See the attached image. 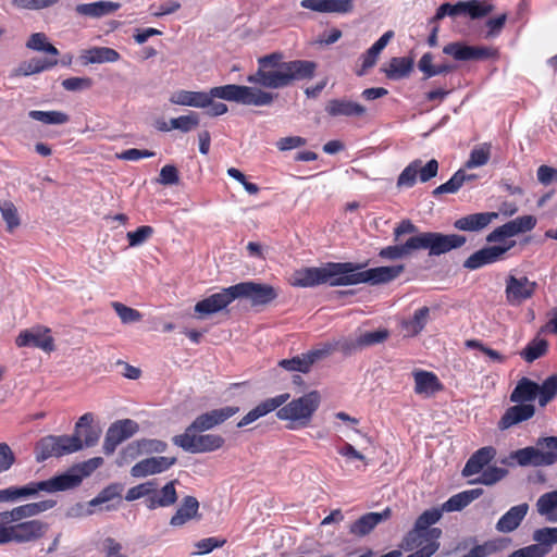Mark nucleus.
I'll use <instances>...</instances> for the list:
<instances>
[{
  "mask_svg": "<svg viewBox=\"0 0 557 557\" xmlns=\"http://www.w3.org/2000/svg\"><path fill=\"white\" fill-rule=\"evenodd\" d=\"M418 67L424 73L426 78L449 73L454 70V66L449 64L433 65V55L431 53H424L421 57Z\"/></svg>",
  "mask_w": 557,
  "mask_h": 557,
  "instance_id": "obj_51",
  "label": "nucleus"
},
{
  "mask_svg": "<svg viewBox=\"0 0 557 557\" xmlns=\"http://www.w3.org/2000/svg\"><path fill=\"white\" fill-rule=\"evenodd\" d=\"M95 417L91 412L84 413L75 424V433L83 441L84 446H95L101 435V429L94 424Z\"/></svg>",
  "mask_w": 557,
  "mask_h": 557,
  "instance_id": "obj_29",
  "label": "nucleus"
},
{
  "mask_svg": "<svg viewBox=\"0 0 557 557\" xmlns=\"http://www.w3.org/2000/svg\"><path fill=\"white\" fill-rule=\"evenodd\" d=\"M508 224L513 236H516L533 230L536 225V219L533 215H522L509 221Z\"/></svg>",
  "mask_w": 557,
  "mask_h": 557,
  "instance_id": "obj_63",
  "label": "nucleus"
},
{
  "mask_svg": "<svg viewBox=\"0 0 557 557\" xmlns=\"http://www.w3.org/2000/svg\"><path fill=\"white\" fill-rule=\"evenodd\" d=\"M539 384L528 377H522L518 381L516 387L510 394V401L527 405L528 401H533L537 398Z\"/></svg>",
  "mask_w": 557,
  "mask_h": 557,
  "instance_id": "obj_39",
  "label": "nucleus"
},
{
  "mask_svg": "<svg viewBox=\"0 0 557 557\" xmlns=\"http://www.w3.org/2000/svg\"><path fill=\"white\" fill-rule=\"evenodd\" d=\"M50 457H61L55 435L46 436L37 444V460L44 461Z\"/></svg>",
  "mask_w": 557,
  "mask_h": 557,
  "instance_id": "obj_52",
  "label": "nucleus"
},
{
  "mask_svg": "<svg viewBox=\"0 0 557 557\" xmlns=\"http://www.w3.org/2000/svg\"><path fill=\"white\" fill-rule=\"evenodd\" d=\"M394 37L393 30L384 33L361 57V69L357 71L358 76L373 67L382 50L388 45L389 40Z\"/></svg>",
  "mask_w": 557,
  "mask_h": 557,
  "instance_id": "obj_33",
  "label": "nucleus"
},
{
  "mask_svg": "<svg viewBox=\"0 0 557 557\" xmlns=\"http://www.w3.org/2000/svg\"><path fill=\"white\" fill-rule=\"evenodd\" d=\"M123 491L121 484H111L103 488L95 498L89 502L90 506H98L107 502L112 500L115 497H120Z\"/></svg>",
  "mask_w": 557,
  "mask_h": 557,
  "instance_id": "obj_64",
  "label": "nucleus"
},
{
  "mask_svg": "<svg viewBox=\"0 0 557 557\" xmlns=\"http://www.w3.org/2000/svg\"><path fill=\"white\" fill-rule=\"evenodd\" d=\"M57 505L53 499H45L35 503H27L24 505L15 506L11 509H7L4 518L11 520H30L29 518L39 516L40 513L52 509Z\"/></svg>",
  "mask_w": 557,
  "mask_h": 557,
  "instance_id": "obj_25",
  "label": "nucleus"
},
{
  "mask_svg": "<svg viewBox=\"0 0 557 557\" xmlns=\"http://www.w3.org/2000/svg\"><path fill=\"white\" fill-rule=\"evenodd\" d=\"M496 449L492 446H485L478 449L466 462L462 475L470 476L483 471L484 467L494 459Z\"/></svg>",
  "mask_w": 557,
  "mask_h": 557,
  "instance_id": "obj_37",
  "label": "nucleus"
},
{
  "mask_svg": "<svg viewBox=\"0 0 557 557\" xmlns=\"http://www.w3.org/2000/svg\"><path fill=\"white\" fill-rule=\"evenodd\" d=\"M234 299L232 286L221 289L219 293L212 294L195 305V312L198 318L202 319L207 315L220 312L226 308Z\"/></svg>",
  "mask_w": 557,
  "mask_h": 557,
  "instance_id": "obj_20",
  "label": "nucleus"
},
{
  "mask_svg": "<svg viewBox=\"0 0 557 557\" xmlns=\"http://www.w3.org/2000/svg\"><path fill=\"white\" fill-rule=\"evenodd\" d=\"M498 214L496 212H479L468 214L454 222V227L465 232H479L485 228Z\"/></svg>",
  "mask_w": 557,
  "mask_h": 557,
  "instance_id": "obj_30",
  "label": "nucleus"
},
{
  "mask_svg": "<svg viewBox=\"0 0 557 557\" xmlns=\"http://www.w3.org/2000/svg\"><path fill=\"white\" fill-rule=\"evenodd\" d=\"M289 399V394L284 393L280 394L275 397L268 398L260 404H258L253 409H251L246 416L242 418V420L237 423L238 428L246 426L253 421L258 420L261 417L274 411L280 408Z\"/></svg>",
  "mask_w": 557,
  "mask_h": 557,
  "instance_id": "obj_26",
  "label": "nucleus"
},
{
  "mask_svg": "<svg viewBox=\"0 0 557 557\" xmlns=\"http://www.w3.org/2000/svg\"><path fill=\"white\" fill-rule=\"evenodd\" d=\"M494 7L487 1L469 0L459 1L456 4L443 3L436 11L433 21L442 20L445 16L469 15L472 20L488 15Z\"/></svg>",
  "mask_w": 557,
  "mask_h": 557,
  "instance_id": "obj_10",
  "label": "nucleus"
},
{
  "mask_svg": "<svg viewBox=\"0 0 557 557\" xmlns=\"http://www.w3.org/2000/svg\"><path fill=\"white\" fill-rule=\"evenodd\" d=\"M512 247V245L490 246L482 248L472 253L463 263V267L469 270H476L486 264L494 263L502 259V257Z\"/></svg>",
  "mask_w": 557,
  "mask_h": 557,
  "instance_id": "obj_24",
  "label": "nucleus"
},
{
  "mask_svg": "<svg viewBox=\"0 0 557 557\" xmlns=\"http://www.w3.org/2000/svg\"><path fill=\"white\" fill-rule=\"evenodd\" d=\"M199 508L198 500L193 496H186L176 512L171 518V525L180 527L193 519Z\"/></svg>",
  "mask_w": 557,
  "mask_h": 557,
  "instance_id": "obj_42",
  "label": "nucleus"
},
{
  "mask_svg": "<svg viewBox=\"0 0 557 557\" xmlns=\"http://www.w3.org/2000/svg\"><path fill=\"white\" fill-rule=\"evenodd\" d=\"M325 111L331 116H362L367 109L348 99H332L327 102Z\"/></svg>",
  "mask_w": 557,
  "mask_h": 557,
  "instance_id": "obj_35",
  "label": "nucleus"
},
{
  "mask_svg": "<svg viewBox=\"0 0 557 557\" xmlns=\"http://www.w3.org/2000/svg\"><path fill=\"white\" fill-rule=\"evenodd\" d=\"M465 345L467 348H470V349H479L481 352L486 355L493 362L504 363L506 361L505 356H503L497 350H494V349L485 346L479 339H468V341H466Z\"/></svg>",
  "mask_w": 557,
  "mask_h": 557,
  "instance_id": "obj_62",
  "label": "nucleus"
},
{
  "mask_svg": "<svg viewBox=\"0 0 557 557\" xmlns=\"http://www.w3.org/2000/svg\"><path fill=\"white\" fill-rule=\"evenodd\" d=\"M26 47L30 50L46 52L54 57L59 54V50L48 42V38L44 33L33 34L27 40Z\"/></svg>",
  "mask_w": 557,
  "mask_h": 557,
  "instance_id": "obj_54",
  "label": "nucleus"
},
{
  "mask_svg": "<svg viewBox=\"0 0 557 557\" xmlns=\"http://www.w3.org/2000/svg\"><path fill=\"white\" fill-rule=\"evenodd\" d=\"M430 319V309L421 307L417 309L411 319L403 322V331L406 336L413 337L423 331Z\"/></svg>",
  "mask_w": 557,
  "mask_h": 557,
  "instance_id": "obj_41",
  "label": "nucleus"
},
{
  "mask_svg": "<svg viewBox=\"0 0 557 557\" xmlns=\"http://www.w3.org/2000/svg\"><path fill=\"white\" fill-rule=\"evenodd\" d=\"M58 482L54 476L45 481H32L25 485H12V492L14 497V504L35 498L39 495L40 492L46 493H54L60 492L58 487Z\"/></svg>",
  "mask_w": 557,
  "mask_h": 557,
  "instance_id": "obj_22",
  "label": "nucleus"
},
{
  "mask_svg": "<svg viewBox=\"0 0 557 557\" xmlns=\"http://www.w3.org/2000/svg\"><path fill=\"white\" fill-rule=\"evenodd\" d=\"M483 491L481 488L460 492L456 495H453L448 500H446L442 505L441 510H443V512L459 511L467 507L471 502L480 497Z\"/></svg>",
  "mask_w": 557,
  "mask_h": 557,
  "instance_id": "obj_40",
  "label": "nucleus"
},
{
  "mask_svg": "<svg viewBox=\"0 0 557 557\" xmlns=\"http://www.w3.org/2000/svg\"><path fill=\"white\" fill-rule=\"evenodd\" d=\"M0 511V546L7 544H29L40 541L47 534L49 524L39 519L11 520Z\"/></svg>",
  "mask_w": 557,
  "mask_h": 557,
  "instance_id": "obj_4",
  "label": "nucleus"
},
{
  "mask_svg": "<svg viewBox=\"0 0 557 557\" xmlns=\"http://www.w3.org/2000/svg\"><path fill=\"white\" fill-rule=\"evenodd\" d=\"M536 286L537 284L530 281L527 276L516 277L515 275H509L506 278L505 288L507 302L513 307L520 306L534 295Z\"/></svg>",
  "mask_w": 557,
  "mask_h": 557,
  "instance_id": "obj_18",
  "label": "nucleus"
},
{
  "mask_svg": "<svg viewBox=\"0 0 557 557\" xmlns=\"http://www.w3.org/2000/svg\"><path fill=\"white\" fill-rule=\"evenodd\" d=\"M120 59L116 50L109 47H92L81 52L79 60L83 65L112 63Z\"/></svg>",
  "mask_w": 557,
  "mask_h": 557,
  "instance_id": "obj_36",
  "label": "nucleus"
},
{
  "mask_svg": "<svg viewBox=\"0 0 557 557\" xmlns=\"http://www.w3.org/2000/svg\"><path fill=\"white\" fill-rule=\"evenodd\" d=\"M537 512L545 516L549 521H557V518L553 516L555 509H557V491H552L540 496L536 502Z\"/></svg>",
  "mask_w": 557,
  "mask_h": 557,
  "instance_id": "obj_53",
  "label": "nucleus"
},
{
  "mask_svg": "<svg viewBox=\"0 0 557 557\" xmlns=\"http://www.w3.org/2000/svg\"><path fill=\"white\" fill-rule=\"evenodd\" d=\"M413 251H416V245L411 236L404 244L382 248L379 256L384 260H398L410 256Z\"/></svg>",
  "mask_w": 557,
  "mask_h": 557,
  "instance_id": "obj_47",
  "label": "nucleus"
},
{
  "mask_svg": "<svg viewBox=\"0 0 557 557\" xmlns=\"http://www.w3.org/2000/svg\"><path fill=\"white\" fill-rule=\"evenodd\" d=\"M175 462V457L158 456L144 458L141 459V476L164 472Z\"/></svg>",
  "mask_w": 557,
  "mask_h": 557,
  "instance_id": "obj_43",
  "label": "nucleus"
},
{
  "mask_svg": "<svg viewBox=\"0 0 557 557\" xmlns=\"http://www.w3.org/2000/svg\"><path fill=\"white\" fill-rule=\"evenodd\" d=\"M320 394L317 391L307 393L281 407L276 416L280 420L290 422L289 429L306 426L320 405Z\"/></svg>",
  "mask_w": 557,
  "mask_h": 557,
  "instance_id": "obj_7",
  "label": "nucleus"
},
{
  "mask_svg": "<svg viewBox=\"0 0 557 557\" xmlns=\"http://www.w3.org/2000/svg\"><path fill=\"white\" fill-rule=\"evenodd\" d=\"M391 516V509L386 508L382 512H369L356 520L349 528V532L356 536L369 534L380 522Z\"/></svg>",
  "mask_w": 557,
  "mask_h": 557,
  "instance_id": "obj_31",
  "label": "nucleus"
},
{
  "mask_svg": "<svg viewBox=\"0 0 557 557\" xmlns=\"http://www.w3.org/2000/svg\"><path fill=\"white\" fill-rule=\"evenodd\" d=\"M416 250L425 249L430 256H440L465 245L466 237L458 234L424 232L413 236Z\"/></svg>",
  "mask_w": 557,
  "mask_h": 557,
  "instance_id": "obj_9",
  "label": "nucleus"
},
{
  "mask_svg": "<svg viewBox=\"0 0 557 557\" xmlns=\"http://www.w3.org/2000/svg\"><path fill=\"white\" fill-rule=\"evenodd\" d=\"M528 510L529 505L527 503L511 507L499 518L496 523V530L502 533L515 531L527 516Z\"/></svg>",
  "mask_w": 557,
  "mask_h": 557,
  "instance_id": "obj_32",
  "label": "nucleus"
},
{
  "mask_svg": "<svg viewBox=\"0 0 557 557\" xmlns=\"http://www.w3.org/2000/svg\"><path fill=\"white\" fill-rule=\"evenodd\" d=\"M60 455H69L81 450L84 447L83 441L74 432L72 435H58Z\"/></svg>",
  "mask_w": 557,
  "mask_h": 557,
  "instance_id": "obj_59",
  "label": "nucleus"
},
{
  "mask_svg": "<svg viewBox=\"0 0 557 557\" xmlns=\"http://www.w3.org/2000/svg\"><path fill=\"white\" fill-rule=\"evenodd\" d=\"M331 350L332 348L330 346H325L324 348L320 349H313L307 354L296 356L292 359H283L278 362V366L287 371H299L307 373L315 361L326 357Z\"/></svg>",
  "mask_w": 557,
  "mask_h": 557,
  "instance_id": "obj_23",
  "label": "nucleus"
},
{
  "mask_svg": "<svg viewBox=\"0 0 557 557\" xmlns=\"http://www.w3.org/2000/svg\"><path fill=\"white\" fill-rule=\"evenodd\" d=\"M547 342L545 339H533L521 351V357L527 362H533L547 351Z\"/></svg>",
  "mask_w": 557,
  "mask_h": 557,
  "instance_id": "obj_58",
  "label": "nucleus"
},
{
  "mask_svg": "<svg viewBox=\"0 0 557 557\" xmlns=\"http://www.w3.org/2000/svg\"><path fill=\"white\" fill-rule=\"evenodd\" d=\"M509 459L521 467L552 466L557 462V436L540 437L535 446L515 450L509 455Z\"/></svg>",
  "mask_w": 557,
  "mask_h": 557,
  "instance_id": "obj_5",
  "label": "nucleus"
},
{
  "mask_svg": "<svg viewBox=\"0 0 557 557\" xmlns=\"http://www.w3.org/2000/svg\"><path fill=\"white\" fill-rule=\"evenodd\" d=\"M28 116L47 125H62L70 121L69 115L62 111L32 110L28 112Z\"/></svg>",
  "mask_w": 557,
  "mask_h": 557,
  "instance_id": "obj_49",
  "label": "nucleus"
},
{
  "mask_svg": "<svg viewBox=\"0 0 557 557\" xmlns=\"http://www.w3.org/2000/svg\"><path fill=\"white\" fill-rule=\"evenodd\" d=\"M442 516L443 510L441 508H431L423 511L416 520L413 529L405 536L403 547L410 550L423 543H433V541L440 543L442 530L430 527L438 522Z\"/></svg>",
  "mask_w": 557,
  "mask_h": 557,
  "instance_id": "obj_6",
  "label": "nucleus"
},
{
  "mask_svg": "<svg viewBox=\"0 0 557 557\" xmlns=\"http://www.w3.org/2000/svg\"><path fill=\"white\" fill-rule=\"evenodd\" d=\"M413 377L414 392L418 395L432 396L443 389L442 383L433 372L416 371Z\"/></svg>",
  "mask_w": 557,
  "mask_h": 557,
  "instance_id": "obj_38",
  "label": "nucleus"
},
{
  "mask_svg": "<svg viewBox=\"0 0 557 557\" xmlns=\"http://www.w3.org/2000/svg\"><path fill=\"white\" fill-rule=\"evenodd\" d=\"M177 500L175 482L166 483L162 488H156L151 481L141 483V505L148 509L169 507Z\"/></svg>",
  "mask_w": 557,
  "mask_h": 557,
  "instance_id": "obj_12",
  "label": "nucleus"
},
{
  "mask_svg": "<svg viewBox=\"0 0 557 557\" xmlns=\"http://www.w3.org/2000/svg\"><path fill=\"white\" fill-rule=\"evenodd\" d=\"M359 345L361 348H368L377 344L384 343L389 337V332L386 329L359 332Z\"/></svg>",
  "mask_w": 557,
  "mask_h": 557,
  "instance_id": "obj_57",
  "label": "nucleus"
},
{
  "mask_svg": "<svg viewBox=\"0 0 557 557\" xmlns=\"http://www.w3.org/2000/svg\"><path fill=\"white\" fill-rule=\"evenodd\" d=\"M481 472V475L473 482L483 485H493L504 479L508 473L505 468H499L496 466L487 467Z\"/></svg>",
  "mask_w": 557,
  "mask_h": 557,
  "instance_id": "obj_60",
  "label": "nucleus"
},
{
  "mask_svg": "<svg viewBox=\"0 0 557 557\" xmlns=\"http://www.w3.org/2000/svg\"><path fill=\"white\" fill-rule=\"evenodd\" d=\"M0 212L7 225V231L13 233L21 225L17 208L12 201H0Z\"/></svg>",
  "mask_w": 557,
  "mask_h": 557,
  "instance_id": "obj_50",
  "label": "nucleus"
},
{
  "mask_svg": "<svg viewBox=\"0 0 557 557\" xmlns=\"http://www.w3.org/2000/svg\"><path fill=\"white\" fill-rule=\"evenodd\" d=\"M532 539L535 544L519 548L509 554L508 557H545L552 550V546L557 544V528L536 529Z\"/></svg>",
  "mask_w": 557,
  "mask_h": 557,
  "instance_id": "obj_11",
  "label": "nucleus"
},
{
  "mask_svg": "<svg viewBox=\"0 0 557 557\" xmlns=\"http://www.w3.org/2000/svg\"><path fill=\"white\" fill-rule=\"evenodd\" d=\"M258 70L247 77V82L267 89H282L295 82L314 77L317 63L310 60L285 61L281 51L258 58Z\"/></svg>",
  "mask_w": 557,
  "mask_h": 557,
  "instance_id": "obj_1",
  "label": "nucleus"
},
{
  "mask_svg": "<svg viewBox=\"0 0 557 557\" xmlns=\"http://www.w3.org/2000/svg\"><path fill=\"white\" fill-rule=\"evenodd\" d=\"M413 69V60L411 58H392L388 66L384 70L385 75L389 79H401L407 77Z\"/></svg>",
  "mask_w": 557,
  "mask_h": 557,
  "instance_id": "obj_45",
  "label": "nucleus"
},
{
  "mask_svg": "<svg viewBox=\"0 0 557 557\" xmlns=\"http://www.w3.org/2000/svg\"><path fill=\"white\" fill-rule=\"evenodd\" d=\"M172 441L174 445L190 454L215 451L225 443V440L219 434H203L199 431H189V428H186L183 434L175 435Z\"/></svg>",
  "mask_w": 557,
  "mask_h": 557,
  "instance_id": "obj_8",
  "label": "nucleus"
},
{
  "mask_svg": "<svg viewBox=\"0 0 557 557\" xmlns=\"http://www.w3.org/2000/svg\"><path fill=\"white\" fill-rule=\"evenodd\" d=\"M534 413L535 407L533 405L517 404L506 409L499 419L497 426L500 431L508 430L513 425L531 419Z\"/></svg>",
  "mask_w": 557,
  "mask_h": 557,
  "instance_id": "obj_27",
  "label": "nucleus"
},
{
  "mask_svg": "<svg viewBox=\"0 0 557 557\" xmlns=\"http://www.w3.org/2000/svg\"><path fill=\"white\" fill-rule=\"evenodd\" d=\"M476 178L474 174H467L463 170H458L454 175L444 184L437 186L433 190V195H442V194H455L460 187L466 183Z\"/></svg>",
  "mask_w": 557,
  "mask_h": 557,
  "instance_id": "obj_46",
  "label": "nucleus"
},
{
  "mask_svg": "<svg viewBox=\"0 0 557 557\" xmlns=\"http://www.w3.org/2000/svg\"><path fill=\"white\" fill-rule=\"evenodd\" d=\"M50 329L42 325H35L20 332L15 338V345L18 348L34 347L39 348L45 352L54 350V339L51 336Z\"/></svg>",
  "mask_w": 557,
  "mask_h": 557,
  "instance_id": "obj_16",
  "label": "nucleus"
},
{
  "mask_svg": "<svg viewBox=\"0 0 557 557\" xmlns=\"http://www.w3.org/2000/svg\"><path fill=\"white\" fill-rule=\"evenodd\" d=\"M170 124L171 128L187 133L199 125V117L196 112H190L188 115L171 119Z\"/></svg>",
  "mask_w": 557,
  "mask_h": 557,
  "instance_id": "obj_61",
  "label": "nucleus"
},
{
  "mask_svg": "<svg viewBox=\"0 0 557 557\" xmlns=\"http://www.w3.org/2000/svg\"><path fill=\"white\" fill-rule=\"evenodd\" d=\"M508 539H495L484 542L481 545L472 547L468 554L462 557H488L507 546Z\"/></svg>",
  "mask_w": 557,
  "mask_h": 557,
  "instance_id": "obj_48",
  "label": "nucleus"
},
{
  "mask_svg": "<svg viewBox=\"0 0 557 557\" xmlns=\"http://www.w3.org/2000/svg\"><path fill=\"white\" fill-rule=\"evenodd\" d=\"M219 98L244 106H270L276 95L258 87L228 84L212 87L209 91L177 90L170 97V102L178 106L205 109L212 99Z\"/></svg>",
  "mask_w": 557,
  "mask_h": 557,
  "instance_id": "obj_2",
  "label": "nucleus"
},
{
  "mask_svg": "<svg viewBox=\"0 0 557 557\" xmlns=\"http://www.w3.org/2000/svg\"><path fill=\"white\" fill-rule=\"evenodd\" d=\"M238 411L239 408L236 406L213 409L199 414L187 428H189V431L206 432L222 424Z\"/></svg>",
  "mask_w": 557,
  "mask_h": 557,
  "instance_id": "obj_19",
  "label": "nucleus"
},
{
  "mask_svg": "<svg viewBox=\"0 0 557 557\" xmlns=\"http://www.w3.org/2000/svg\"><path fill=\"white\" fill-rule=\"evenodd\" d=\"M491 157V145L483 144L474 147L471 152L468 161L466 162V168L474 169L482 165H485Z\"/></svg>",
  "mask_w": 557,
  "mask_h": 557,
  "instance_id": "obj_56",
  "label": "nucleus"
},
{
  "mask_svg": "<svg viewBox=\"0 0 557 557\" xmlns=\"http://www.w3.org/2000/svg\"><path fill=\"white\" fill-rule=\"evenodd\" d=\"M300 5L314 12L341 14L348 13L354 8L352 0H301Z\"/></svg>",
  "mask_w": 557,
  "mask_h": 557,
  "instance_id": "obj_28",
  "label": "nucleus"
},
{
  "mask_svg": "<svg viewBox=\"0 0 557 557\" xmlns=\"http://www.w3.org/2000/svg\"><path fill=\"white\" fill-rule=\"evenodd\" d=\"M103 465V458L94 457L86 461L75 465L66 472L55 475L59 491H66L78 486L83 479L90 475L95 470Z\"/></svg>",
  "mask_w": 557,
  "mask_h": 557,
  "instance_id": "obj_15",
  "label": "nucleus"
},
{
  "mask_svg": "<svg viewBox=\"0 0 557 557\" xmlns=\"http://www.w3.org/2000/svg\"><path fill=\"white\" fill-rule=\"evenodd\" d=\"M437 172L438 162L435 159H431L424 165L420 159H416L401 171L397 178V186L410 188L417 183L418 177L421 183H425L435 177Z\"/></svg>",
  "mask_w": 557,
  "mask_h": 557,
  "instance_id": "obj_13",
  "label": "nucleus"
},
{
  "mask_svg": "<svg viewBox=\"0 0 557 557\" xmlns=\"http://www.w3.org/2000/svg\"><path fill=\"white\" fill-rule=\"evenodd\" d=\"M557 395V374L548 376L541 385L539 384V404L546 406Z\"/></svg>",
  "mask_w": 557,
  "mask_h": 557,
  "instance_id": "obj_55",
  "label": "nucleus"
},
{
  "mask_svg": "<svg viewBox=\"0 0 557 557\" xmlns=\"http://www.w3.org/2000/svg\"><path fill=\"white\" fill-rule=\"evenodd\" d=\"M121 8L119 2L113 1H96L90 3H82L75 7L78 15L88 16L91 18H100L110 15Z\"/></svg>",
  "mask_w": 557,
  "mask_h": 557,
  "instance_id": "obj_34",
  "label": "nucleus"
},
{
  "mask_svg": "<svg viewBox=\"0 0 557 557\" xmlns=\"http://www.w3.org/2000/svg\"><path fill=\"white\" fill-rule=\"evenodd\" d=\"M138 430V425L135 421L129 419L119 420L112 423L104 436L103 441V453L106 455H112L116 447L124 441L132 437Z\"/></svg>",
  "mask_w": 557,
  "mask_h": 557,
  "instance_id": "obj_17",
  "label": "nucleus"
},
{
  "mask_svg": "<svg viewBox=\"0 0 557 557\" xmlns=\"http://www.w3.org/2000/svg\"><path fill=\"white\" fill-rule=\"evenodd\" d=\"M405 270L403 264L377 267L364 271L357 270L358 284H386L397 278Z\"/></svg>",
  "mask_w": 557,
  "mask_h": 557,
  "instance_id": "obj_21",
  "label": "nucleus"
},
{
  "mask_svg": "<svg viewBox=\"0 0 557 557\" xmlns=\"http://www.w3.org/2000/svg\"><path fill=\"white\" fill-rule=\"evenodd\" d=\"M361 265L351 262H329L322 267L302 268L292 275V284L297 287L357 285V270Z\"/></svg>",
  "mask_w": 557,
  "mask_h": 557,
  "instance_id": "obj_3",
  "label": "nucleus"
},
{
  "mask_svg": "<svg viewBox=\"0 0 557 557\" xmlns=\"http://www.w3.org/2000/svg\"><path fill=\"white\" fill-rule=\"evenodd\" d=\"M58 64V60L33 58L28 61L22 62L15 70L17 76H29L33 74L41 73Z\"/></svg>",
  "mask_w": 557,
  "mask_h": 557,
  "instance_id": "obj_44",
  "label": "nucleus"
},
{
  "mask_svg": "<svg viewBox=\"0 0 557 557\" xmlns=\"http://www.w3.org/2000/svg\"><path fill=\"white\" fill-rule=\"evenodd\" d=\"M232 290L234 299L244 298L253 306L267 305L277 296L272 286L256 282H242L232 285Z\"/></svg>",
  "mask_w": 557,
  "mask_h": 557,
  "instance_id": "obj_14",
  "label": "nucleus"
}]
</instances>
